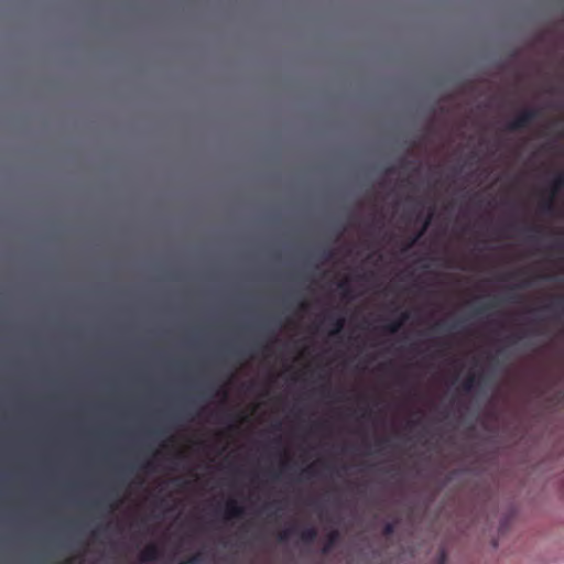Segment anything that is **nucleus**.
<instances>
[{
  "mask_svg": "<svg viewBox=\"0 0 564 564\" xmlns=\"http://www.w3.org/2000/svg\"><path fill=\"white\" fill-rule=\"evenodd\" d=\"M416 238H414L410 243H409V247L413 246V243L415 242Z\"/></svg>",
  "mask_w": 564,
  "mask_h": 564,
  "instance_id": "58836bf2",
  "label": "nucleus"
},
{
  "mask_svg": "<svg viewBox=\"0 0 564 564\" xmlns=\"http://www.w3.org/2000/svg\"><path fill=\"white\" fill-rule=\"evenodd\" d=\"M409 317H410V315L408 312H402L401 316L398 321H393V322L387 324L383 327V329L389 334H395L401 328L403 323L409 319Z\"/></svg>",
  "mask_w": 564,
  "mask_h": 564,
  "instance_id": "9b49d317",
  "label": "nucleus"
},
{
  "mask_svg": "<svg viewBox=\"0 0 564 564\" xmlns=\"http://www.w3.org/2000/svg\"><path fill=\"white\" fill-rule=\"evenodd\" d=\"M393 531V525L391 523H388L384 528L386 534H390Z\"/></svg>",
  "mask_w": 564,
  "mask_h": 564,
  "instance_id": "a878e982",
  "label": "nucleus"
},
{
  "mask_svg": "<svg viewBox=\"0 0 564 564\" xmlns=\"http://www.w3.org/2000/svg\"><path fill=\"white\" fill-rule=\"evenodd\" d=\"M178 414H180L178 411H173L170 413V416L172 420L176 421L180 416Z\"/></svg>",
  "mask_w": 564,
  "mask_h": 564,
  "instance_id": "cd10ccee",
  "label": "nucleus"
},
{
  "mask_svg": "<svg viewBox=\"0 0 564 564\" xmlns=\"http://www.w3.org/2000/svg\"><path fill=\"white\" fill-rule=\"evenodd\" d=\"M313 471H314V464L308 465V466L304 469V473H306V474H313Z\"/></svg>",
  "mask_w": 564,
  "mask_h": 564,
  "instance_id": "bb28decb",
  "label": "nucleus"
},
{
  "mask_svg": "<svg viewBox=\"0 0 564 564\" xmlns=\"http://www.w3.org/2000/svg\"><path fill=\"white\" fill-rule=\"evenodd\" d=\"M228 416H229L230 419H232V420H234V419H235V420H236V419H239L240 421L242 420L238 414H231V413H230Z\"/></svg>",
  "mask_w": 564,
  "mask_h": 564,
  "instance_id": "473e14b6",
  "label": "nucleus"
},
{
  "mask_svg": "<svg viewBox=\"0 0 564 564\" xmlns=\"http://www.w3.org/2000/svg\"><path fill=\"white\" fill-rule=\"evenodd\" d=\"M492 306H495V303H487V304H484L479 307L476 308L475 313L476 314H482L485 313L487 310L491 308Z\"/></svg>",
  "mask_w": 564,
  "mask_h": 564,
  "instance_id": "aec40b11",
  "label": "nucleus"
},
{
  "mask_svg": "<svg viewBox=\"0 0 564 564\" xmlns=\"http://www.w3.org/2000/svg\"><path fill=\"white\" fill-rule=\"evenodd\" d=\"M142 382H143V383L145 382V379H144V378L142 379Z\"/></svg>",
  "mask_w": 564,
  "mask_h": 564,
  "instance_id": "79ce46f5",
  "label": "nucleus"
},
{
  "mask_svg": "<svg viewBox=\"0 0 564 564\" xmlns=\"http://www.w3.org/2000/svg\"><path fill=\"white\" fill-rule=\"evenodd\" d=\"M148 469H149V462L145 459V446L143 445V495H147V494H154L150 488L149 486L145 484V474L148 473ZM156 494H163L162 491H158Z\"/></svg>",
  "mask_w": 564,
  "mask_h": 564,
  "instance_id": "ddd939ff",
  "label": "nucleus"
},
{
  "mask_svg": "<svg viewBox=\"0 0 564 564\" xmlns=\"http://www.w3.org/2000/svg\"><path fill=\"white\" fill-rule=\"evenodd\" d=\"M325 322L330 327V336L338 335L343 330L345 325V318L334 313L327 314L325 316Z\"/></svg>",
  "mask_w": 564,
  "mask_h": 564,
  "instance_id": "1a4fd4ad",
  "label": "nucleus"
},
{
  "mask_svg": "<svg viewBox=\"0 0 564 564\" xmlns=\"http://www.w3.org/2000/svg\"><path fill=\"white\" fill-rule=\"evenodd\" d=\"M324 494H325V495H328L329 492H328V491H325Z\"/></svg>",
  "mask_w": 564,
  "mask_h": 564,
  "instance_id": "a18cd8bd",
  "label": "nucleus"
},
{
  "mask_svg": "<svg viewBox=\"0 0 564 564\" xmlns=\"http://www.w3.org/2000/svg\"><path fill=\"white\" fill-rule=\"evenodd\" d=\"M520 336H517V335H511L509 337H507V340L510 343V344H516L520 340Z\"/></svg>",
  "mask_w": 564,
  "mask_h": 564,
  "instance_id": "b1692460",
  "label": "nucleus"
},
{
  "mask_svg": "<svg viewBox=\"0 0 564 564\" xmlns=\"http://www.w3.org/2000/svg\"><path fill=\"white\" fill-rule=\"evenodd\" d=\"M148 553H149L148 549L143 545V553H142L143 562H145L149 558V554Z\"/></svg>",
  "mask_w": 564,
  "mask_h": 564,
  "instance_id": "c85d7f7f",
  "label": "nucleus"
},
{
  "mask_svg": "<svg viewBox=\"0 0 564 564\" xmlns=\"http://www.w3.org/2000/svg\"><path fill=\"white\" fill-rule=\"evenodd\" d=\"M295 532V527H289V528H285L281 533H280V540L281 541H286L291 534H293Z\"/></svg>",
  "mask_w": 564,
  "mask_h": 564,
  "instance_id": "a211bd4d",
  "label": "nucleus"
},
{
  "mask_svg": "<svg viewBox=\"0 0 564 564\" xmlns=\"http://www.w3.org/2000/svg\"><path fill=\"white\" fill-rule=\"evenodd\" d=\"M321 258L324 260V261H328L333 258V252L330 250H324L322 252V256Z\"/></svg>",
  "mask_w": 564,
  "mask_h": 564,
  "instance_id": "4be33fe9",
  "label": "nucleus"
},
{
  "mask_svg": "<svg viewBox=\"0 0 564 564\" xmlns=\"http://www.w3.org/2000/svg\"><path fill=\"white\" fill-rule=\"evenodd\" d=\"M563 186L564 174H557L552 181L550 196L545 199H542V202L540 203V209L543 214L551 215L554 213V197Z\"/></svg>",
  "mask_w": 564,
  "mask_h": 564,
  "instance_id": "7ed1b4c3",
  "label": "nucleus"
},
{
  "mask_svg": "<svg viewBox=\"0 0 564 564\" xmlns=\"http://www.w3.org/2000/svg\"><path fill=\"white\" fill-rule=\"evenodd\" d=\"M115 434L112 430L105 431L106 442L89 457L94 464L111 473L120 469L123 457L122 448L113 442Z\"/></svg>",
  "mask_w": 564,
  "mask_h": 564,
  "instance_id": "f03ea898",
  "label": "nucleus"
},
{
  "mask_svg": "<svg viewBox=\"0 0 564 564\" xmlns=\"http://www.w3.org/2000/svg\"><path fill=\"white\" fill-rule=\"evenodd\" d=\"M337 538V532L336 531H333L330 534H329V543L328 545L325 547V550H328V547L332 545V543L336 540Z\"/></svg>",
  "mask_w": 564,
  "mask_h": 564,
  "instance_id": "5701e85b",
  "label": "nucleus"
},
{
  "mask_svg": "<svg viewBox=\"0 0 564 564\" xmlns=\"http://www.w3.org/2000/svg\"><path fill=\"white\" fill-rule=\"evenodd\" d=\"M105 498H113V500H120L119 498H128L129 496H104ZM133 503L135 508L134 519H133V538L135 543V549L139 547V535L141 534V495L132 496Z\"/></svg>",
  "mask_w": 564,
  "mask_h": 564,
  "instance_id": "423d86ee",
  "label": "nucleus"
},
{
  "mask_svg": "<svg viewBox=\"0 0 564 564\" xmlns=\"http://www.w3.org/2000/svg\"><path fill=\"white\" fill-rule=\"evenodd\" d=\"M476 383H478L476 377L470 375L463 381L462 389L465 392H470L475 388Z\"/></svg>",
  "mask_w": 564,
  "mask_h": 564,
  "instance_id": "4468645a",
  "label": "nucleus"
},
{
  "mask_svg": "<svg viewBox=\"0 0 564 564\" xmlns=\"http://www.w3.org/2000/svg\"><path fill=\"white\" fill-rule=\"evenodd\" d=\"M123 529H124L123 522L119 519H116V520H110L106 523L98 525L93 531L91 534L95 539H97L99 536L108 538L110 534L121 533L123 531Z\"/></svg>",
  "mask_w": 564,
  "mask_h": 564,
  "instance_id": "0eeeda50",
  "label": "nucleus"
},
{
  "mask_svg": "<svg viewBox=\"0 0 564 564\" xmlns=\"http://www.w3.org/2000/svg\"><path fill=\"white\" fill-rule=\"evenodd\" d=\"M389 444H390V442L387 438H380L376 442V446L378 447V451L387 447Z\"/></svg>",
  "mask_w": 564,
  "mask_h": 564,
  "instance_id": "412c9836",
  "label": "nucleus"
},
{
  "mask_svg": "<svg viewBox=\"0 0 564 564\" xmlns=\"http://www.w3.org/2000/svg\"><path fill=\"white\" fill-rule=\"evenodd\" d=\"M300 536L304 542L311 543L317 536V531L314 527H307L301 531Z\"/></svg>",
  "mask_w": 564,
  "mask_h": 564,
  "instance_id": "f8f14e48",
  "label": "nucleus"
},
{
  "mask_svg": "<svg viewBox=\"0 0 564 564\" xmlns=\"http://www.w3.org/2000/svg\"><path fill=\"white\" fill-rule=\"evenodd\" d=\"M171 457H172V459H178V458L182 457V452L176 451V452L171 454Z\"/></svg>",
  "mask_w": 564,
  "mask_h": 564,
  "instance_id": "393cba45",
  "label": "nucleus"
},
{
  "mask_svg": "<svg viewBox=\"0 0 564 564\" xmlns=\"http://www.w3.org/2000/svg\"><path fill=\"white\" fill-rule=\"evenodd\" d=\"M278 494H279V495H282L283 492H282V491H279Z\"/></svg>",
  "mask_w": 564,
  "mask_h": 564,
  "instance_id": "c03bdc74",
  "label": "nucleus"
},
{
  "mask_svg": "<svg viewBox=\"0 0 564 564\" xmlns=\"http://www.w3.org/2000/svg\"><path fill=\"white\" fill-rule=\"evenodd\" d=\"M338 288H339L340 290H343V295H344L345 297L349 295V293H350V288H349V283H348V281H347V280L339 282V283H338Z\"/></svg>",
  "mask_w": 564,
  "mask_h": 564,
  "instance_id": "6ab92c4d",
  "label": "nucleus"
},
{
  "mask_svg": "<svg viewBox=\"0 0 564 564\" xmlns=\"http://www.w3.org/2000/svg\"><path fill=\"white\" fill-rule=\"evenodd\" d=\"M133 485L141 486V334H138V313L134 314L133 344Z\"/></svg>",
  "mask_w": 564,
  "mask_h": 564,
  "instance_id": "f257e3e1",
  "label": "nucleus"
},
{
  "mask_svg": "<svg viewBox=\"0 0 564 564\" xmlns=\"http://www.w3.org/2000/svg\"><path fill=\"white\" fill-rule=\"evenodd\" d=\"M388 174H391L394 172V169L393 167H389L387 171H386Z\"/></svg>",
  "mask_w": 564,
  "mask_h": 564,
  "instance_id": "c9c22d12",
  "label": "nucleus"
},
{
  "mask_svg": "<svg viewBox=\"0 0 564 564\" xmlns=\"http://www.w3.org/2000/svg\"><path fill=\"white\" fill-rule=\"evenodd\" d=\"M226 463H227V468L235 475H241L242 474V468L235 465L231 460L228 459V457L226 458Z\"/></svg>",
  "mask_w": 564,
  "mask_h": 564,
  "instance_id": "dca6fc26",
  "label": "nucleus"
},
{
  "mask_svg": "<svg viewBox=\"0 0 564 564\" xmlns=\"http://www.w3.org/2000/svg\"><path fill=\"white\" fill-rule=\"evenodd\" d=\"M247 494H248V495H251L252 492H251V491H248Z\"/></svg>",
  "mask_w": 564,
  "mask_h": 564,
  "instance_id": "37998d69",
  "label": "nucleus"
},
{
  "mask_svg": "<svg viewBox=\"0 0 564 564\" xmlns=\"http://www.w3.org/2000/svg\"><path fill=\"white\" fill-rule=\"evenodd\" d=\"M295 464L291 460L289 456H284V458L280 462L276 469L272 467H267L262 469V473L267 476L278 477L280 475L289 474L294 469Z\"/></svg>",
  "mask_w": 564,
  "mask_h": 564,
  "instance_id": "6e6552de",
  "label": "nucleus"
},
{
  "mask_svg": "<svg viewBox=\"0 0 564 564\" xmlns=\"http://www.w3.org/2000/svg\"><path fill=\"white\" fill-rule=\"evenodd\" d=\"M243 507H241L235 499L227 501L225 507V517L228 520L241 518L243 516Z\"/></svg>",
  "mask_w": 564,
  "mask_h": 564,
  "instance_id": "9d476101",
  "label": "nucleus"
},
{
  "mask_svg": "<svg viewBox=\"0 0 564 564\" xmlns=\"http://www.w3.org/2000/svg\"><path fill=\"white\" fill-rule=\"evenodd\" d=\"M122 494L128 495V494H132V492L131 491H123ZM134 494H141V491H135Z\"/></svg>",
  "mask_w": 564,
  "mask_h": 564,
  "instance_id": "e433bc0d",
  "label": "nucleus"
},
{
  "mask_svg": "<svg viewBox=\"0 0 564 564\" xmlns=\"http://www.w3.org/2000/svg\"><path fill=\"white\" fill-rule=\"evenodd\" d=\"M307 307H308V305H307V303H305V302H302V303L300 304V308H301L302 311H306V310H307Z\"/></svg>",
  "mask_w": 564,
  "mask_h": 564,
  "instance_id": "c756f323",
  "label": "nucleus"
},
{
  "mask_svg": "<svg viewBox=\"0 0 564 564\" xmlns=\"http://www.w3.org/2000/svg\"><path fill=\"white\" fill-rule=\"evenodd\" d=\"M562 302H563V297H556L552 303L544 306V308L547 311H552V312H562L563 311Z\"/></svg>",
  "mask_w": 564,
  "mask_h": 564,
  "instance_id": "2eb2a0df",
  "label": "nucleus"
},
{
  "mask_svg": "<svg viewBox=\"0 0 564 564\" xmlns=\"http://www.w3.org/2000/svg\"><path fill=\"white\" fill-rule=\"evenodd\" d=\"M142 406L144 408V406H145V403H142Z\"/></svg>",
  "mask_w": 564,
  "mask_h": 564,
  "instance_id": "49530a36",
  "label": "nucleus"
},
{
  "mask_svg": "<svg viewBox=\"0 0 564 564\" xmlns=\"http://www.w3.org/2000/svg\"><path fill=\"white\" fill-rule=\"evenodd\" d=\"M530 231H535V232H540L541 231V228L540 227H530L529 228Z\"/></svg>",
  "mask_w": 564,
  "mask_h": 564,
  "instance_id": "2f4dec72",
  "label": "nucleus"
},
{
  "mask_svg": "<svg viewBox=\"0 0 564 564\" xmlns=\"http://www.w3.org/2000/svg\"><path fill=\"white\" fill-rule=\"evenodd\" d=\"M410 163H411L410 161L402 160V161H401V166H402V167H406Z\"/></svg>",
  "mask_w": 564,
  "mask_h": 564,
  "instance_id": "7c9ffc66",
  "label": "nucleus"
},
{
  "mask_svg": "<svg viewBox=\"0 0 564 564\" xmlns=\"http://www.w3.org/2000/svg\"><path fill=\"white\" fill-rule=\"evenodd\" d=\"M0 494H1V495H4L6 492H4V491H1Z\"/></svg>",
  "mask_w": 564,
  "mask_h": 564,
  "instance_id": "a19ab883",
  "label": "nucleus"
},
{
  "mask_svg": "<svg viewBox=\"0 0 564 564\" xmlns=\"http://www.w3.org/2000/svg\"><path fill=\"white\" fill-rule=\"evenodd\" d=\"M148 497H149V496H143V500H142L143 508H144V507H145V505H147V498H148Z\"/></svg>",
  "mask_w": 564,
  "mask_h": 564,
  "instance_id": "72a5a7b5",
  "label": "nucleus"
},
{
  "mask_svg": "<svg viewBox=\"0 0 564 564\" xmlns=\"http://www.w3.org/2000/svg\"><path fill=\"white\" fill-rule=\"evenodd\" d=\"M224 398H227V392L225 390H221Z\"/></svg>",
  "mask_w": 564,
  "mask_h": 564,
  "instance_id": "ea45409f",
  "label": "nucleus"
},
{
  "mask_svg": "<svg viewBox=\"0 0 564 564\" xmlns=\"http://www.w3.org/2000/svg\"><path fill=\"white\" fill-rule=\"evenodd\" d=\"M430 223V217L427 218V220L425 221V225H424V229L426 228V226L429 225Z\"/></svg>",
  "mask_w": 564,
  "mask_h": 564,
  "instance_id": "4c0bfd02",
  "label": "nucleus"
},
{
  "mask_svg": "<svg viewBox=\"0 0 564 564\" xmlns=\"http://www.w3.org/2000/svg\"><path fill=\"white\" fill-rule=\"evenodd\" d=\"M514 514V511L512 510L510 513L506 514L501 520H500V527H499V531L503 532L507 530V527H508V521L509 519Z\"/></svg>",
  "mask_w": 564,
  "mask_h": 564,
  "instance_id": "f3484780",
  "label": "nucleus"
},
{
  "mask_svg": "<svg viewBox=\"0 0 564 564\" xmlns=\"http://www.w3.org/2000/svg\"><path fill=\"white\" fill-rule=\"evenodd\" d=\"M563 186L564 174H557L552 181L550 196L545 199H542V202L540 203V209L543 214L551 215L554 213V197Z\"/></svg>",
  "mask_w": 564,
  "mask_h": 564,
  "instance_id": "20e7f679",
  "label": "nucleus"
},
{
  "mask_svg": "<svg viewBox=\"0 0 564 564\" xmlns=\"http://www.w3.org/2000/svg\"><path fill=\"white\" fill-rule=\"evenodd\" d=\"M539 111L533 108L523 109L512 121L507 124L508 131H518L527 128L535 118Z\"/></svg>",
  "mask_w": 564,
  "mask_h": 564,
  "instance_id": "39448f33",
  "label": "nucleus"
},
{
  "mask_svg": "<svg viewBox=\"0 0 564 564\" xmlns=\"http://www.w3.org/2000/svg\"><path fill=\"white\" fill-rule=\"evenodd\" d=\"M141 561V553L137 555V558H135V564H138V562Z\"/></svg>",
  "mask_w": 564,
  "mask_h": 564,
  "instance_id": "f704fd0d",
  "label": "nucleus"
}]
</instances>
